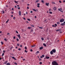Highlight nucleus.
Wrapping results in <instances>:
<instances>
[{"label": "nucleus", "instance_id": "obj_54", "mask_svg": "<svg viewBox=\"0 0 65 65\" xmlns=\"http://www.w3.org/2000/svg\"><path fill=\"white\" fill-rule=\"evenodd\" d=\"M20 46L21 47H22V45H20Z\"/></svg>", "mask_w": 65, "mask_h": 65}, {"label": "nucleus", "instance_id": "obj_27", "mask_svg": "<svg viewBox=\"0 0 65 65\" xmlns=\"http://www.w3.org/2000/svg\"><path fill=\"white\" fill-rule=\"evenodd\" d=\"M41 2H42V3H44V1L42 0H41Z\"/></svg>", "mask_w": 65, "mask_h": 65}, {"label": "nucleus", "instance_id": "obj_5", "mask_svg": "<svg viewBox=\"0 0 65 65\" xmlns=\"http://www.w3.org/2000/svg\"><path fill=\"white\" fill-rule=\"evenodd\" d=\"M52 51L53 52V53H56V50L55 49H53L52 50Z\"/></svg>", "mask_w": 65, "mask_h": 65}, {"label": "nucleus", "instance_id": "obj_45", "mask_svg": "<svg viewBox=\"0 0 65 65\" xmlns=\"http://www.w3.org/2000/svg\"><path fill=\"white\" fill-rule=\"evenodd\" d=\"M13 39H15V36H14L13 37Z\"/></svg>", "mask_w": 65, "mask_h": 65}, {"label": "nucleus", "instance_id": "obj_3", "mask_svg": "<svg viewBox=\"0 0 65 65\" xmlns=\"http://www.w3.org/2000/svg\"><path fill=\"white\" fill-rule=\"evenodd\" d=\"M58 10H59V11H61V12H62V13H63V11H61V10H62V8H59L58 9Z\"/></svg>", "mask_w": 65, "mask_h": 65}, {"label": "nucleus", "instance_id": "obj_19", "mask_svg": "<svg viewBox=\"0 0 65 65\" xmlns=\"http://www.w3.org/2000/svg\"><path fill=\"white\" fill-rule=\"evenodd\" d=\"M7 63V61H5V62H4L5 64H6Z\"/></svg>", "mask_w": 65, "mask_h": 65}, {"label": "nucleus", "instance_id": "obj_48", "mask_svg": "<svg viewBox=\"0 0 65 65\" xmlns=\"http://www.w3.org/2000/svg\"><path fill=\"white\" fill-rule=\"evenodd\" d=\"M27 8L28 9H29V7H27Z\"/></svg>", "mask_w": 65, "mask_h": 65}, {"label": "nucleus", "instance_id": "obj_61", "mask_svg": "<svg viewBox=\"0 0 65 65\" xmlns=\"http://www.w3.org/2000/svg\"><path fill=\"white\" fill-rule=\"evenodd\" d=\"M39 61H41V59H39Z\"/></svg>", "mask_w": 65, "mask_h": 65}, {"label": "nucleus", "instance_id": "obj_36", "mask_svg": "<svg viewBox=\"0 0 65 65\" xmlns=\"http://www.w3.org/2000/svg\"><path fill=\"white\" fill-rule=\"evenodd\" d=\"M14 64H15V65H18V64H17V63H15V62H14Z\"/></svg>", "mask_w": 65, "mask_h": 65}, {"label": "nucleus", "instance_id": "obj_50", "mask_svg": "<svg viewBox=\"0 0 65 65\" xmlns=\"http://www.w3.org/2000/svg\"><path fill=\"white\" fill-rule=\"evenodd\" d=\"M3 12V13H4V11H2Z\"/></svg>", "mask_w": 65, "mask_h": 65}, {"label": "nucleus", "instance_id": "obj_2", "mask_svg": "<svg viewBox=\"0 0 65 65\" xmlns=\"http://www.w3.org/2000/svg\"><path fill=\"white\" fill-rule=\"evenodd\" d=\"M64 21V19H61L60 21V23H62V22H63Z\"/></svg>", "mask_w": 65, "mask_h": 65}, {"label": "nucleus", "instance_id": "obj_35", "mask_svg": "<svg viewBox=\"0 0 65 65\" xmlns=\"http://www.w3.org/2000/svg\"><path fill=\"white\" fill-rule=\"evenodd\" d=\"M49 13H50V14H52V12H49Z\"/></svg>", "mask_w": 65, "mask_h": 65}, {"label": "nucleus", "instance_id": "obj_25", "mask_svg": "<svg viewBox=\"0 0 65 65\" xmlns=\"http://www.w3.org/2000/svg\"><path fill=\"white\" fill-rule=\"evenodd\" d=\"M57 9V8L55 7H54V10H56Z\"/></svg>", "mask_w": 65, "mask_h": 65}, {"label": "nucleus", "instance_id": "obj_21", "mask_svg": "<svg viewBox=\"0 0 65 65\" xmlns=\"http://www.w3.org/2000/svg\"><path fill=\"white\" fill-rule=\"evenodd\" d=\"M37 54H38L39 53V51H38L36 52Z\"/></svg>", "mask_w": 65, "mask_h": 65}, {"label": "nucleus", "instance_id": "obj_6", "mask_svg": "<svg viewBox=\"0 0 65 65\" xmlns=\"http://www.w3.org/2000/svg\"><path fill=\"white\" fill-rule=\"evenodd\" d=\"M17 36L19 37V39H21V36H20V35H18Z\"/></svg>", "mask_w": 65, "mask_h": 65}, {"label": "nucleus", "instance_id": "obj_56", "mask_svg": "<svg viewBox=\"0 0 65 65\" xmlns=\"http://www.w3.org/2000/svg\"><path fill=\"white\" fill-rule=\"evenodd\" d=\"M14 9H13V8H12V10H13Z\"/></svg>", "mask_w": 65, "mask_h": 65}, {"label": "nucleus", "instance_id": "obj_57", "mask_svg": "<svg viewBox=\"0 0 65 65\" xmlns=\"http://www.w3.org/2000/svg\"><path fill=\"white\" fill-rule=\"evenodd\" d=\"M18 9H20V7H18Z\"/></svg>", "mask_w": 65, "mask_h": 65}, {"label": "nucleus", "instance_id": "obj_22", "mask_svg": "<svg viewBox=\"0 0 65 65\" xmlns=\"http://www.w3.org/2000/svg\"><path fill=\"white\" fill-rule=\"evenodd\" d=\"M31 28H32V27H28V29H31Z\"/></svg>", "mask_w": 65, "mask_h": 65}, {"label": "nucleus", "instance_id": "obj_24", "mask_svg": "<svg viewBox=\"0 0 65 65\" xmlns=\"http://www.w3.org/2000/svg\"><path fill=\"white\" fill-rule=\"evenodd\" d=\"M55 26L56 27H57V24H55Z\"/></svg>", "mask_w": 65, "mask_h": 65}, {"label": "nucleus", "instance_id": "obj_41", "mask_svg": "<svg viewBox=\"0 0 65 65\" xmlns=\"http://www.w3.org/2000/svg\"><path fill=\"white\" fill-rule=\"evenodd\" d=\"M24 51L25 52V53H27L28 52H27V51L25 50Z\"/></svg>", "mask_w": 65, "mask_h": 65}, {"label": "nucleus", "instance_id": "obj_29", "mask_svg": "<svg viewBox=\"0 0 65 65\" xmlns=\"http://www.w3.org/2000/svg\"><path fill=\"white\" fill-rule=\"evenodd\" d=\"M17 41H19V39L17 38Z\"/></svg>", "mask_w": 65, "mask_h": 65}, {"label": "nucleus", "instance_id": "obj_4", "mask_svg": "<svg viewBox=\"0 0 65 65\" xmlns=\"http://www.w3.org/2000/svg\"><path fill=\"white\" fill-rule=\"evenodd\" d=\"M19 15L20 16H21V11H19Z\"/></svg>", "mask_w": 65, "mask_h": 65}, {"label": "nucleus", "instance_id": "obj_38", "mask_svg": "<svg viewBox=\"0 0 65 65\" xmlns=\"http://www.w3.org/2000/svg\"><path fill=\"white\" fill-rule=\"evenodd\" d=\"M36 46V45H32L31 46H32V47H34V46Z\"/></svg>", "mask_w": 65, "mask_h": 65}, {"label": "nucleus", "instance_id": "obj_51", "mask_svg": "<svg viewBox=\"0 0 65 65\" xmlns=\"http://www.w3.org/2000/svg\"><path fill=\"white\" fill-rule=\"evenodd\" d=\"M59 3H61V2H61V1H59Z\"/></svg>", "mask_w": 65, "mask_h": 65}, {"label": "nucleus", "instance_id": "obj_33", "mask_svg": "<svg viewBox=\"0 0 65 65\" xmlns=\"http://www.w3.org/2000/svg\"><path fill=\"white\" fill-rule=\"evenodd\" d=\"M4 53H3L2 54V56H4Z\"/></svg>", "mask_w": 65, "mask_h": 65}, {"label": "nucleus", "instance_id": "obj_28", "mask_svg": "<svg viewBox=\"0 0 65 65\" xmlns=\"http://www.w3.org/2000/svg\"><path fill=\"white\" fill-rule=\"evenodd\" d=\"M52 3L53 4H55V3L54 2H52Z\"/></svg>", "mask_w": 65, "mask_h": 65}, {"label": "nucleus", "instance_id": "obj_16", "mask_svg": "<svg viewBox=\"0 0 65 65\" xmlns=\"http://www.w3.org/2000/svg\"><path fill=\"white\" fill-rule=\"evenodd\" d=\"M61 30V29H59L57 30H56V31H60Z\"/></svg>", "mask_w": 65, "mask_h": 65}, {"label": "nucleus", "instance_id": "obj_49", "mask_svg": "<svg viewBox=\"0 0 65 65\" xmlns=\"http://www.w3.org/2000/svg\"><path fill=\"white\" fill-rule=\"evenodd\" d=\"M23 19L25 20H26V18H25L24 17H23Z\"/></svg>", "mask_w": 65, "mask_h": 65}, {"label": "nucleus", "instance_id": "obj_1", "mask_svg": "<svg viewBox=\"0 0 65 65\" xmlns=\"http://www.w3.org/2000/svg\"><path fill=\"white\" fill-rule=\"evenodd\" d=\"M52 65H59L57 62L55 61H53L52 62Z\"/></svg>", "mask_w": 65, "mask_h": 65}, {"label": "nucleus", "instance_id": "obj_14", "mask_svg": "<svg viewBox=\"0 0 65 65\" xmlns=\"http://www.w3.org/2000/svg\"><path fill=\"white\" fill-rule=\"evenodd\" d=\"M34 30H33V29H31V30L30 31V33H31L32 32H33Z\"/></svg>", "mask_w": 65, "mask_h": 65}, {"label": "nucleus", "instance_id": "obj_55", "mask_svg": "<svg viewBox=\"0 0 65 65\" xmlns=\"http://www.w3.org/2000/svg\"><path fill=\"white\" fill-rule=\"evenodd\" d=\"M17 45H18V46H19V44H17Z\"/></svg>", "mask_w": 65, "mask_h": 65}, {"label": "nucleus", "instance_id": "obj_46", "mask_svg": "<svg viewBox=\"0 0 65 65\" xmlns=\"http://www.w3.org/2000/svg\"><path fill=\"white\" fill-rule=\"evenodd\" d=\"M16 33H18V31H16Z\"/></svg>", "mask_w": 65, "mask_h": 65}, {"label": "nucleus", "instance_id": "obj_8", "mask_svg": "<svg viewBox=\"0 0 65 65\" xmlns=\"http://www.w3.org/2000/svg\"><path fill=\"white\" fill-rule=\"evenodd\" d=\"M46 6H48L49 5V3H46Z\"/></svg>", "mask_w": 65, "mask_h": 65}, {"label": "nucleus", "instance_id": "obj_10", "mask_svg": "<svg viewBox=\"0 0 65 65\" xmlns=\"http://www.w3.org/2000/svg\"><path fill=\"white\" fill-rule=\"evenodd\" d=\"M46 58L47 59H50V57H48L47 56H46Z\"/></svg>", "mask_w": 65, "mask_h": 65}, {"label": "nucleus", "instance_id": "obj_52", "mask_svg": "<svg viewBox=\"0 0 65 65\" xmlns=\"http://www.w3.org/2000/svg\"><path fill=\"white\" fill-rule=\"evenodd\" d=\"M30 51V52H32V51H33V50H32V49H31Z\"/></svg>", "mask_w": 65, "mask_h": 65}, {"label": "nucleus", "instance_id": "obj_37", "mask_svg": "<svg viewBox=\"0 0 65 65\" xmlns=\"http://www.w3.org/2000/svg\"><path fill=\"white\" fill-rule=\"evenodd\" d=\"M43 47H41V50H42V49H43Z\"/></svg>", "mask_w": 65, "mask_h": 65}, {"label": "nucleus", "instance_id": "obj_26", "mask_svg": "<svg viewBox=\"0 0 65 65\" xmlns=\"http://www.w3.org/2000/svg\"><path fill=\"white\" fill-rule=\"evenodd\" d=\"M33 10H34V11H36H36H36V10L35 9H33Z\"/></svg>", "mask_w": 65, "mask_h": 65}, {"label": "nucleus", "instance_id": "obj_39", "mask_svg": "<svg viewBox=\"0 0 65 65\" xmlns=\"http://www.w3.org/2000/svg\"><path fill=\"white\" fill-rule=\"evenodd\" d=\"M52 27H55V25H52Z\"/></svg>", "mask_w": 65, "mask_h": 65}, {"label": "nucleus", "instance_id": "obj_43", "mask_svg": "<svg viewBox=\"0 0 65 65\" xmlns=\"http://www.w3.org/2000/svg\"><path fill=\"white\" fill-rule=\"evenodd\" d=\"M21 49L20 48H19L18 49V50L19 51H21Z\"/></svg>", "mask_w": 65, "mask_h": 65}, {"label": "nucleus", "instance_id": "obj_59", "mask_svg": "<svg viewBox=\"0 0 65 65\" xmlns=\"http://www.w3.org/2000/svg\"><path fill=\"white\" fill-rule=\"evenodd\" d=\"M3 52L4 53H5V50H3Z\"/></svg>", "mask_w": 65, "mask_h": 65}, {"label": "nucleus", "instance_id": "obj_64", "mask_svg": "<svg viewBox=\"0 0 65 65\" xmlns=\"http://www.w3.org/2000/svg\"><path fill=\"white\" fill-rule=\"evenodd\" d=\"M63 2L64 3V2H65V1H63Z\"/></svg>", "mask_w": 65, "mask_h": 65}, {"label": "nucleus", "instance_id": "obj_30", "mask_svg": "<svg viewBox=\"0 0 65 65\" xmlns=\"http://www.w3.org/2000/svg\"><path fill=\"white\" fill-rule=\"evenodd\" d=\"M41 39L42 40H44V39L43 38H41Z\"/></svg>", "mask_w": 65, "mask_h": 65}, {"label": "nucleus", "instance_id": "obj_34", "mask_svg": "<svg viewBox=\"0 0 65 65\" xmlns=\"http://www.w3.org/2000/svg\"><path fill=\"white\" fill-rule=\"evenodd\" d=\"M4 40L6 41H7V39H6L5 38Z\"/></svg>", "mask_w": 65, "mask_h": 65}, {"label": "nucleus", "instance_id": "obj_53", "mask_svg": "<svg viewBox=\"0 0 65 65\" xmlns=\"http://www.w3.org/2000/svg\"><path fill=\"white\" fill-rule=\"evenodd\" d=\"M30 13H33V11H30Z\"/></svg>", "mask_w": 65, "mask_h": 65}, {"label": "nucleus", "instance_id": "obj_47", "mask_svg": "<svg viewBox=\"0 0 65 65\" xmlns=\"http://www.w3.org/2000/svg\"><path fill=\"white\" fill-rule=\"evenodd\" d=\"M13 20H14L15 19V17H14L13 18Z\"/></svg>", "mask_w": 65, "mask_h": 65}, {"label": "nucleus", "instance_id": "obj_40", "mask_svg": "<svg viewBox=\"0 0 65 65\" xmlns=\"http://www.w3.org/2000/svg\"><path fill=\"white\" fill-rule=\"evenodd\" d=\"M57 24H60V22H57Z\"/></svg>", "mask_w": 65, "mask_h": 65}, {"label": "nucleus", "instance_id": "obj_42", "mask_svg": "<svg viewBox=\"0 0 65 65\" xmlns=\"http://www.w3.org/2000/svg\"><path fill=\"white\" fill-rule=\"evenodd\" d=\"M27 20L29 21H30V19H27Z\"/></svg>", "mask_w": 65, "mask_h": 65}, {"label": "nucleus", "instance_id": "obj_9", "mask_svg": "<svg viewBox=\"0 0 65 65\" xmlns=\"http://www.w3.org/2000/svg\"><path fill=\"white\" fill-rule=\"evenodd\" d=\"M50 54L51 55H53V52L52 51L50 52Z\"/></svg>", "mask_w": 65, "mask_h": 65}, {"label": "nucleus", "instance_id": "obj_58", "mask_svg": "<svg viewBox=\"0 0 65 65\" xmlns=\"http://www.w3.org/2000/svg\"><path fill=\"white\" fill-rule=\"evenodd\" d=\"M11 13H12V14H13V12H11Z\"/></svg>", "mask_w": 65, "mask_h": 65}, {"label": "nucleus", "instance_id": "obj_63", "mask_svg": "<svg viewBox=\"0 0 65 65\" xmlns=\"http://www.w3.org/2000/svg\"><path fill=\"white\" fill-rule=\"evenodd\" d=\"M28 12H26V14H28Z\"/></svg>", "mask_w": 65, "mask_h": 65}, {"label": "nucleus", "instance_id": "obj_31", "mask_svg": "<svg viewBox=\"0 0 65 65\" xmlns=\"http://www.w3.org/2000/svg\"><path fill=\"white\" fill-rule=\"evenodd\" d=\"M1 44H2V45H3V42H1Z\"/></svg>", "mask_w": 65, "mask_h": 65}, {"label": "nucleus", "instance_id": "obj_62", "mask_svg": "<svg viewBox=\"0 0 65 65\" xmlns=\"http://www.w3.org/2000/svg\"><path fill=\"white\" fill-rule=\"evenodd\" d=\"M8 21H6V23H8Z\"/></svg>", "mask_w": 65, "mask_h": 65}, {"label": "nucleus", "instance_id": "obj_60", "mask_svg": "<svg viewBox=\"0 0 65 65\" xmlns=\"http://www.w3.org/2000/svg\"><path fill=\"white\" fill-rule=\"evenodd\" d=\"M2 59V58L1 57L0 58V60H1Z\"/></svg>", "mask_w": 65, "mask_h": 65}, {"label": "nucleus", "instance_id": "obj_17", "mask_svg": "<svg viewBox=\"0 0 65 65\" xmlns=\"http://www.w3.org/2000/svg\"><path fill=\"white\" fill-rule=\"evenodd\" d=\"M43 45H44V46H46V45L44 43L43 44Z\"/></svg>", "mask_w": 65, "mask_h": 65}, {"label": "nucleus", "instance_id": "obj_13", "mask_svg": "<svg viewBox=\"0 0 65 65\" xmlns=\"http://www.w3.org/2000/svg\"><path fill=\"white\" fill-rule=\"evenodd\" d=\"M12 59H13L14 60H17V59L14 58V57H12Z\"/></svg>", "mask_w": 65, "mask_h": 65}, {"label": "nucleus", "instance_id": "obj_11", "mask_svg": "<svg viewBox=\"0 0 65 65\" xmlns=\"http://www.w3.org/2000/svg\"><path fill=\"white\" fill-rule=\"evenodd\" d=\"M65 25V24L64 23H62L61 24V26H64Z\"/></svg>", "mask_w": 65, "mask_h": 65}, {"label": "nucleus", "instance_id": "obj_7", "mask_svg": "<svg viewBox=\"0 0 65 65\" xmlns=\"http://www.w3.org/2000/svg\"><path fill=\"white\" fill-rule=\"evenodd\" d=\"M37 5L38 6H37V7H39V5H40V4L38 3Z\"/></svg>", "mask_w": 65, "mask_h": 65}, {"label": "nucleus", "instance_id": "obj_23", "mask_svg": "<svg viewBox=\"0 0 65 65\" xmlns=\"http://www.w3.org/2000/svg\"><path fill=\"white\" fill-rule=\"evenodd\" d=\"M39 1H38V0H37V1H36V3H38V2H39Z\"/></svg>", "mask_w": 65, "mask_h": 65}, {"label": "nucleus", "instance_id": "obj_44", "mask_svg": "<svg viewBox=\"0 0 65 65\" xmlns=\"http://www.w3.org/2000/svg\"><path fill=\"white\" fill-rule=\"evenodd\" d=\"M7 35H10V34L9 33H8L7 34Z\"/></svg>", "mask_w": 65, "mask_h": 65}, {"label": "nucleus", "instance_id": "obj_15", "mask_svg": "<svg viewBox=\"0 0 65 65\" xmlns=\"http://www.w3.org/2000/svg\"><path fill=\"white\" fill-rule=\"evenodd\" d=\"M16 3H17V4H18V2H19L18 1H14Z\"/></svg>", "mask_w": 65, "mask_h": 65}, {"label": "nucleus", "instance_id": "obj_32", "mask_svg": "<svg viewBox=\"0 0 65 65\" xmlns=\"http://www.w3.org/2000/svg\"><path fill=\"white\" fill-rule=\"evenodd\" d=\"M24 48L25 50H27V47L26 46Z\"/></svg>", "mask_w": 65, "mask_h": 65}, {"label": "nucleus", "instance_id": "obj_12", "mask_svg": "<svg viewBox=\"0 0 65 65\" xmlns=\"http://www.w3.org/2000/svg\"><path fill=\"white\" fill-rule=\"evenodd\" d=\"M42 57L44 58V55H42V56H41V58H42Z\"/></svg>", "mask_w": 65, "mask_h": 65}, {"label": "nucleus", "instance_id": "obj_20", "mask_svg": "<svg viewBox=\"0 0 65 65\" xmlns=\"http://www.w3.org/2000/svg\"><path fill=\"white\" fill-rule=\"evenodd\" d=\"M7 65H10V63H7Z\"/></svg>", "mask_w": 65, "mask_h": 65}, {"label": "nucleus", "instance_id": "obj_18", "mask_svg": "<svg viewBox=\"0 0 65 65\" xmlns=\"http://www.w3.org/2000/svg\"><path fill=\"white\" fill-rule=\"evenodd\" d=\"M30 26L31 27H34V26L33 25H31Z\"/></svg>", "mask_w": 65, "mask_h": 65}]
</instances>
